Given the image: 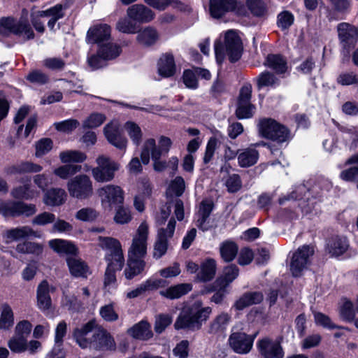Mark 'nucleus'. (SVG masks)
<instances>
[{"label":"nucleus","instance_id":"nucleus-55","mask_svg":"<svg viewBox=\"0 0 358 358\" xmlns=\"http://www.w3.org/2000/svg\"><path fill=\"white\" fill-rule=\"evenodd\" d=\"M79 125V122L76 119H69L54 123V127L58 131L66 134L71 133Z\"/></svg>","mask_w":358,"mask_h":358},{"label":"nucleus","instance_id":"nucleus-39","mask_svg":"<svg viewBox=\"0 0 358 358\" xmlns=\"http://www.w3.org/2000/svg\"><path fill=\"white\" fill-rule=\"evenodd\" d=\"M356 313L357 312L356 308H354L352 302L348 299H344L339 308V314L342 320L349 322H353L355 323V320H357L355 319Z\"/></svg>","mask_w":358,"mask_h":358},{"label":"nucleus","instance_id":"nucleus-23","mask_svg":"<svg viewBox=\"0 0 358 358\" xmlns=\"http://www.w3.org/2000/svg\"><path fill=\"white\" fill-rule=\"evenodd\" d=\"M349 248V243L345 237L334 236L327 243L326 250L333 257H338L344 254Z\"/></svg>","mask_w":358,"mask_h":358},{"label":"nucleus","instance_id":"nucleus-2","mask_svg":"<svg viewBox=\"0 0 358 358\" xmlns=\"http://www.w3.org/2000/svg\"><path fill=\"white\" fill-rule=\"evenodd\" d=\"M211 313L210 307L203 306L201 301L196 300L182 308L175 322L174 327L176 329L199 330L208 320Z\"/></svg>","mask_w":358,"mask_h":358},{"label":"nucleus","instance_id":"nucleus-37","mask_svg":"<svg viewBox=\"0 0 358 358\" xmlns=\"http://www.w3.org/2000/svg\"><path fill=\"white\" fill-rule=\"evenodd\" d=\"M259 158V152L255 149L248 148L242 150L238 156V162L241 167H249L255 164Z\"/></svg>","mask_w":358,"mask_h":358},{"label":"nucleus","instance_id":"nucleus-51","mask_svg":"<svg viewBox=\"0 0 358 358\" xmlns=\"http://www.w3.org/2000/svg\"><path fill=\"white\" fill-rule=\"evenodd\" d=\"M257 85L259 89L264 87H273L279 83L278 79L268 71H264L259 74L256 79Z\"/></svg>","mask_w":358,"mask_h":358},{"label":"nucleus","instance_id":"nucleus-47","mask_svg":"<svg viewBox=\"0 0 358 358\" xmlns=\"http://www.w3.org/2000/svg\"><path fill=\"white\" fill-rule=\"evenodd\" d=\"M121 48L115 43H108L102 45L99 48V54L101 55L106 60L113 59L118 57L121 53Z\"/></svg>","mask_w":358,"mask_h":358},{"label":"nucleus","instance_id":"nucleus-14","mask_svg":"<svg viewBox=\"0 0 358 358\" xmlns=\"http://www.w3.org/2000/svg\"><path fill=\"white\" fill-rule=\"evenodd\" d=\"M127 15L135 23H148L152 21L155 17L154 12L141 3L129 6L127 9Z\"/></svg>","mask_w":358,"mask_h":358},{"label":"nucleus","instance_id":"nucleus-32","mask_svg":"<svg viewBox=\"0 0 358 358\" xmlns=\"http://www.w3.org/2000/svg\"><path fill=\"white\" fill-rule=\"evenodd\" d=\"M15 324V315L12 307L8 303L0 305V327L3 330H10Z\"/></svg>","mask_w":358,"mask_h":358},{"label":"nucleus","instance_id":"nucleus-10","mask_svg":"<svg viewBox=\"0 0 358 358\" xmlns=\"http://www.w3.org/2000/svg\"><path fill=\"white\" fill-rule=\"evenodd\" d=\"M255 338L244 332H234L229 338V344L238 354H248L252 349Z\"/></svg>","mask_w":358,"mask_h":358},{"label":"nucleus","instance_id":"nucleus-46","mask_svg":"<svg viewBox=\"0 0 358 358\" xmlns=\"http://www.w3.org/2000/svg\"><path fill=\"white\" fill-rule=\"evenodd\" d=\"M107 268H122L124 264L122 249L115 252H110L106 256Z\"/></svg>","mask_w":358,"mask_h":358},{"label":"nucleus","instance_id":"nucleus-41","mask_svg":"<svg viewBox=\"0 0 358 358\" xmlns=\"http://www.w3.org/2000/svg\"><path fill=\"white\" fill-rule=\"evenodd\" d=\"M98 245L103 250H109L110 252H115L122 250L120 242L110 236H99L97 238Z\"/></svg>","mask_w":358,"mask_h":358},{"label":"nucleus","instance_id":"nucleus-11","mask_svg":"<svg viewBox=\"0 0 358 358\" xmlns=\"http://www.w3.org/2000/svg\"><path fill=\"white\" fill-rule=\"evenodd\" d=\"M314 253V248L311 245H304L299 247L291 257V268H305L310 266L311 257Z\"/></svg>","mask_w":358,"mask_h":358},{"label":"nucleus","instance_id":"nucleus-34","mask_svg":"<svg viewBox=\"0 0 358 358\" xmlns=\"http://www.w3.org/2000/svg\"><path fill=\"white\" fill-rule=\"evenodd\" d=\"M38 15L41 17H50L48 22V26L51 30H52L56 22L64 16V8L62 5L57 4L48 10L38 11Z\"/></svg>","mask_w":358,"mask_h":358},{"label":"nucleus","instance_id":"nucleus-13","mask_svg":"<svg viewBox=\"0 0 358 358\" xmlns=\"http://www.w3.org/2000/svg\"><path fill=\"white\" fill-rule=\"evenodd\" d=\"M98 194L103 202H106L110 206L121 204L124 201V192L117 185H106L98 189Z\"/></svg>","mask_w":358,"mask_h":358},{"label":"nucleus","instance_id":"nucleus-24","mask_svg":"<svg viewBox=\"0 0 358 358\" xmlns=\"http://www.w3.org/2000/svg\"><path fill=\"white\" fill-rule=\"evenodd\" d=\"M263 298V295L261 292H247L235 301L232 308H235L236 310H242L252 305L261 303Z\"/></svg>","mask_w":358,"mask_h":358},{"label":"nucleus","instance_id":"nucleus-12","mask_svg":"<svg viewBox=\"0 0 358 358\" xmlns=\"http://www.w3.org/2000/svg\"><path fill=\"white\" fill-rule=\"evenodd\" d=\"M148 236V225L145 222L138 227L136 234L133 237L128 252L146 253L147 240Z\"/></svg>","mask_w":358,"mask_h":358},{"label":"nucleus","instance_id":"nucleus-20","mask_svg":"<svg viewBox=\"0 0 358 358\" xmlns=\"http://www.w3.org/2000/svg\"><path fill=\"white\" fill-rule=\"evenodd\" d=\"M30 236L40 237L41 235L28 226L10 229L5 232L6 242L7 243L17 241Z\"/></svg>","mask_w":358,"mask_h":358},{"label":"nucleus","instance_id":"nucleus-19","mask_svg":"<svg viewBox=\"0 0 358 358\" xmlns=\"http://www.w3.org/2000/svg\"><path fill=\"white\" fill-rule=\"evenodd\" d=\"M236 0H210V12L214 18H220L235 9Z\"/></svg>","mask_w":358,"mask_h":358},{"label":"nucleus","instance_id":"nucleus-1","mask_svg":"<svg viewBox=\"0 0 358 358\" xmlns=\"http://www.w3.org/2000/svg\"><path fill=\"white\" fill-rule=\"evenodd\" d=\"M94 321H90L73 331V338L82 348H90L96 350H115L116 343L111 334L103 329H99L88 339L87 336L95 327Z\"/></svg>","mask_w":358,"mask_h":358},{"label":"nucleus","instance_id":"nucleus-25","mask_svg":"<svg viewBox=\"0 0 358 358\" xmlns=\"http://www.w3.org/2000/svg\"><path fill=\"white\" fill-rule=\"evenodd\" d=\"M231 314L227 312H221L209 323L208 332L210 334H220L224 332L231 322Z\"/></svg>","mask_w":358,"mask_h":358},{"label":"nucleus","instance_id":"nucleus-17","mask_svg":"<svg viewBox=\"0 0 358 358\" xmlns=\"http://www.w3.org/2000/svg\"><path fill=\"white\" fill-rule=\"evenodd\" d=\"M111 28L106 24L95 25L88 30L87 33V42L88 43H101L110 38Z\"/></svg>","mask_w":358,"mask_h":358},{"label":"nucleus","instance_id":"nucleus-31","mask_svg":"<svg viewBox=\"0 0 358 358\" xmlns=\"http://www.w3.org/2000/svg\"><path fill=\"white\" fill-rule=\"evenodd\" d=\"M345 164H355V166L342 171L340 178L345 181L355 182L358 188V153L350 157L345 162Z\"/></svg>","mask_w":358,"mask_h":358},{"label":"nucleus","instance_id":"nucleus-38","mask_svg":"<svg viewBox=\"0 0 358 358\" xmlns=\"http://www.w3.org/2000/svg\"><path fill=\"white\" fill-rule=\"evenodd\" d=\"M213 208V203L210 201H203L199 207L198 212L197 226L202 230H207L206 222L209 217Z\"/></svg>","mask_w":358,"mask_h":358},{"label":"nucleus","instance_id":"nucleus-9","mask_svg":"<svg viewBox=\"0 0 358 358\" xmlns=\"http://www.w3.org/2000/svg\"><path fill=\"white\" fill-rule=\"evenodd\" d=\"M252 90L250 85L241 87L236 111L238 119L250 118L254 114L255 106L250 103Z\"/></svg>","mask_w":358,"mask_h":358},{"label":"nucleus","instance_id":"nucleus-36","mask_svg":"<svg viewBox=\"0 0 358 358\" xmlns=\"http://www.w3.org/2000/svg\"><path fill=\"white\" fill-rule=\"evenodd\" d=\"M264 64L277 73H284L287 69L286 61L278 55H268Z\"/></svg>","mask_w":358,"mask_h":358},{"label":"nucleus","instance_id":"nucleus-26","mask_svg":"<svg viewBox=\"0 0 358 358\" xmlns=\"http://www.w3.org/2000/svg\"><path fill=\"white\" fill-rule=\"evenodd\" d=\"M42 170L43 167L39 164H34L31 162H23L8 166L6 169V173L8 175H16L30 173H39Z\"/></svg>","mask_w":358,"mask_h":358},{"label":"nucleus","instance_id":"nucleus-15","mask_svg":"<svg viewBox=\"0 0 358 358\" xmlns=\"http://www.w3.org/2000/svg\"><path fill=\"white\" fill-rule=\"evenodd\" d=\"M257 346L261 355L264 358H282L283 352L280 344L268 338L259 340Z\"/></svg>","mask_w":358,"mask_h":358},{"label":"nucleus","instance_id":"nucleus-52","mask_svg":"<svg viewBox=\"0 0 358 358\" xmlns=\"http://www.w3.org/2000/svg\"><path fill=\"white\" fill-rule=\"evenodd\" d=\"M124 129L133 143L139 145L142 139V131L139 126L133 122H127L124 124Z\"/></svg>","mask_w":358,"mask_h":358},{"label":"nucleus","instance_id":"nucleus-7","mask_svg":"<svg viewBox=\"0 0 358 358\" xmlns=\"http://www.w3.org/2000/svg\"><path fill=\"white\" fill-rule=\"evenodd\" d=\"M66 187L69 195L77 199H87L93 194L92 181L86 174H79L70 179Z\"/></svg>","mask_w":358,"mask_h":358},{"label":"nucleus","instance_id":"nucleus-44","mask_svg":"<svg viewBox=\"0 0 358 358\" xmlns=\"http://www.w3.org/2000/svg\"><path fill=\"white\" fill-rule=\"evenodd\" d=\"M43 245L31 241L20 243L16 246V251L23 254H34L38 255L43 252Z\"/></svg>","mask_w":358,"mask_h":358},{"label":"nucleus","instance_id":"nucleus-33","mask_svg":"<svg viewBox=\"0 0 358 358\" xmlns=\"http://www.w3.org/2000/svg\"><path fill=\"white\" fill-rule=\"evenodd\" d=\"M192 289L189 283H182L171 286L166 289L159 292L160 295L169 299H176L185 295Z\"/></svg>","mask_w":358,"mask_h":358},{"label":"nucleus","instance_id":"nucleus-5","mask_svg":"<svg viewBox=\"0 0 358 358\" xmlns=\"http://www.w3.org/2000/svg\"><path fill=\"white\" fill-rule=\"evenodd\" d=\"M10 34L15 35L24 34L26 39L34 38V33L28 21L22 17L17 20L11 17H1L0 19V34L8 36Z\"/></svg>","mask_w":358,"mask_h":358},{"label":"nucleus","instance_id":"nucleus-53","mask_svg":"<svg viewBox=\"0 0 358 358\" xmlns=\"http://www.w3.org/2000/svg\"><path fill=\"white\" fill-rule=\"evenodd\" d=\"M146 253L128 252L127 265L129 268H143L146 266Z\"/></svg>","mask_w":358,"mask_h":358},{"label":"nucleus","instance_id":"nucleus-64","mask_svg":"<svg viewBox=\"0 0 358 358\" xmlns=\"http://www.w3.org/2000/svg\"><path fill=\"white\" fill-rule=\"evenodd\" d=\"M226 187L231 193L239 191L242 187L241 177L238 174H233L229 176L226 180Z\"/></svg>","mask_w":358,"mask_h":358},{"label":"nucleus","instance_id":"nucleus-35","mask_svg":"<svg viewBox=\"0 0 358 358\" xmlns=\"http://www.w3.org/2000/svg\"><path fill=\"white\" fill-rule=\"evenodd\" d=\"M37 301L41 310H47L50 307L51 299L49 296L48 285L45 280L42 281L38 287Z\"/></svg>","mask_w":358,"mask_h":358},{"label":"nucleus","instance_id":"nucleus-16","mask_svg":"<svg viewBox=\"0 0 358 358\" xmlns=\"http://www.w3.org/2000/svg\"><path fill=\"white\" fill-rule=\"evenodd\" d=\"M104 134L108 142L120 150H125L127 140L121 136L119 124L117 122H110L106 124L103 129Z\"/></svg>","mask_w":358,"mask_h":358},{"label":"nucleus","instance_id":"nucleus-58","mask_svg":"<svg viewBox=\"0 0 358 358\" xmlns=\"http://www.w3.org/2000/svg\"><path fill=\"white\" fill-rule=\"evenodd\" d=\"M185 189V183L184 179L180 176H177L173 180L169 187V193L176 196H181Z\"/></svg>","mask_w":358,"mask_h":358},{"label":"nucleus","instance_id":"nucleus-29","mask_svg":"<svg viewBox=\"0 0 358 358\" xmlns=\"http://www.w3.org/2000/svg\"><path fill=\"white\" fill-rule=\"evenodd\" d=\"M10 194L17 199L31 200L38 197L40 192L33 188L28 182L13 188Z\"/></svg>","mask_w":358,"mask_h":358},{"label":"nucleus","instance_id":"nucleus-40","mask_svg":"<svg viewBox=\"0 0 358 358\" xmlns=\"http://www.w3.org/2000/svg\"><path fill=\"white\" fill-rule=\"evenodd\" d=\"M144 1L150 6L159 10L166 9L169 5H171L181 10H185L187 7L178 0H144Z\"/></svg>","mask_w":358,"mask_h":358},{"label":"nucleus","instance_id":"nucleus-4","mask_svg":"<svg viewBox=\"0 0 358 358\" xmlns=\"http://www.w3.org/2000/svg\"><path fill=\"white\" fill-rule=\"evenodd\" d=\"M96 166L92 169V176L97 182H108L115 178V173L120 169V164L110 157L100 155L96 159Z\"/></svg>","mask_w":358,"mask_h":358},{"label":"nucleus","instance_id":"nucleus-8","mask_svg":"<svg viewBox=\"0 0 358 358\" xmlns=\"http://www.w3.org/2000/svg\"><path fill=\"white\" fill-rule=\"evenodd\" d=\"M172 145L171 140L166 136H162L159 140V146L156 145L154 138L147 139L143 144L141 159L143 164H148L150 162V152H158L159 155H166Z\"/></svg>","mask_w":358,"mask_h":358},{"label":"nucleus","instance_id":"nucleus-3","mask_svg":"<svg viewBox=\"0 0 358 358\" xmlns=\"http://www.w3.org/2000/svg\"><path fill=\"white\" fill-rule=\"evenodd\" d=\"M243 43L240 36L234 30L230 29L225 32L223 44L217 41L215 43V51L217 61L221 63L227 55L231 62L238 61L243 52Z\"/></svg>","mask_w":358,"mask_h":358},{"label":"nucleus","instance_id":"nucleus-18","mask_svg":"<svg viewBox=\"0 0 358 358\" xmlns=\"http://www.w3.org/2000/svg\"><path fill=\"white\" fill-rule=\"evenodd\" d=\"M67 199L66 191L59 187H52L44 193L43 201L48 206L55 207L63 205Z\"/></svg>","mask_w":358,"mask_h":358},{"label":"nucleus","instance_id":"nucleus-54","mask_svg":"<svg viewBox=\"0 0 358 358\" xmlns=\"http://www.w3.org/2000/svg\"><path fill=\"white\" fill-rule=\"evenodd\" d=\"M176 222L174 218H171L166 227H161L157 231V238L169 241L174 234Z\"/></svg>","mask_w":358,"mask_h":358},{"label":"nucleus","instance_id":"nucleus-59","mask_svg":"<svg viewBox=\"0 0 358 358\" xmlns=\"http://www.w3.org/2000/svg\"><path fill=\"white\" fill-rule=\"evenodd\" d=\"M106 120V117L101 113H92L83 123L84 128H96L101 125Z\"/></svg>","mask_w":358,"mask_h":358},{"label":"nucleus","instance_id":"nucleus-22","mask_svg":"<svg viewBox=\"0 0 358 358\" xmlns=\"http://www.w3.org/2000/svg\"><path fill=\"white\" fill-rule=\"evenodd\" d=\"M157 68L159 75L163 77L173 76L176 71L173 55L169 52L162 55L157 63Z\"/></svg>","mask_w":358,"mask_h":358},{"label":"nucleus","instance_id":"nucleus-60","mask_svg":"<svg viewBox=\"0 0 358 358\" xmlns=\"http://www.w3.org/2000/svg\"><path fill=\"white\" fill-rule=\"evenodd\" d=\"M313 315L314 321L317 326H321L328 329L338 328V326L331 322V319L327 315L320 312H314Z\"/></svg>","mask_w":358,"mask_h":358},{"label":"nucleus","instance_id":"nucleus-21","mask_svg":"<svg viewBox=\"0 0 358 358\" xmlns=\"http://www.w3.org/2000/svg\"><path fill=\"white\" fill-rule=\"evenodd\" d=\"M36 212V208L34 204H27L18 201L7 205L5 214L14 217L19 215L30 216L35 214Z\"/></svg>","mask_w":358,"mask_h":358},{"label":"nucleus","instance_id":"nucleus-30","mask_svg":"<svg viewBox=\"0 0 358 358\" xmlns=\"http://www.w3.org/2000/svg\"><path fill=\"white\" fill-rule=\"evenodd\" d=\"M49 246L55 252L59 255H76L78 252L77 247L72 243L64 239H53L49 241Z\"/></svg>","mask_w":358,"mask_h":358},{"label":"nucleus","instance_id":"nucleus-6","mask_svg":"<svg viewBox=\"0 0 358 358\" xmlns=\"http://www.w3.org/2000/svg\"><path fill=\"white\" fill-rule=\"evenodd\" d=\"M259 127L262 136L278 143H284L291 138L289 130L273 119L260 120Z\"/></svg>","mask_w":358,"mask_h":358},{"label":"nucleus","instance_id":"nucleus-61","mask_svg":"<svg viewBox=\"0 0 358 358\" xmlns=\"http://www.w3.org/2000/svg\"><path fill=\"white\" fill-rule=\"evenodd\" d=\"M238 275V270H227L215 282L217 287H226Z\"/></svg>","mask_w":358,"mask_h":358},{"label":"nucleus","instance_id":"nucleus-45","mask_svg":"<svg viewBox=\"0 0 358 358\" xmlns=\"http://www.w3.org/2000/svg\"><path fill=\"white\" fill-rule=\"evenodd\" d=\"M27 338L15 334L8 342L10 350L15 353H22L27 351Z\"/></svg>","mask_w":358,"mask_h":358},{"label":"nucleus","instance_id":"nucleus-56","mask_svg":"<svg viewBox=\"0 0 358 358\" xmlns=\"http://www.w3.org/2000/svg\"><path fill=\"white\" fill-rule=\"evenodd\" d=\"M173 321V317L169 314H159L155 317V331L157 334L163 332Z\"/></svg>","mask_w":358,"mask_h":358},{"label":"nucleus","instance_id":"nucleus-49","mask_svg":"<svg viewBox=\"0 0 358 358\" xmlns=\"http://www.w3.org/2000/svg\"><path fill=\"white\" fill-rule=\"evenodd\" d=\"M115 29L121 33L127 34H133L137 32L136 23L129 17L119 19L115 24Z\"/></svg>","mask_w":358,"mask_h":358},{"label":"nucleus","instance_id":"nucleus-48","mask_svg":"<svg viewBox=\"0 0 358 358\" xmlns=\"http://www.w3.org/2000/svg\"><path fill=\"white\" fill-rule=\"evenodd\" d=\"M238 252V246L231 241H226L220 246V254L225 262L232 261Z\"/></svg>","mask_w":358,"mask_h":358},{"label":"nucleus","instance_id":"nucleus-63","mask_svg":"<svg viewBox=\"0 0 358 358\" xmlns=\"http://www.w3.org/2000/svg\"><path fill=\"white\" fill-rule=\"evenodd\" d=\"M67 332V324L64 321L59 322L55 329V345L60 348Z\"/></svg>","mask_w":358,"mask_h":358},{"label":"nucleus","instance_id":"nucleus-27","mask_svg":"<svg viewBox=\"0 0 358 358\" xmlns=\"http://www.w3.org/2000/svg\"><path fill=\"white\" fill-rule=\"evenodd\" d=\"M127 333L134 338L147 341L153 336L150 324L145 320H141L128 329Z\"/></svg>","mask_w":358,"mask_h":358},{"label":"nucleus","instance_id":"nucleus-50","mask_svg":"<svg viewBox=\"0 0 358 358\" xmlns=\"http://www.w3.org/2000/svg\"><path fill=\"white\" fill-rule=\"evenodd\" d=\"M99 213L94 208L86 207L76 212L75 217L82 222H92L97 220Z\"/></svg>","mask_w":358,"mask_h":358},{"label":"nucleus","instance_id":"nucleus-57","mask_svg":"<svg viewBox=\"0 0 358 358\" xmlns=\"http://www.w3.org/2000/svg\"><path fill=\"white\" fill-rule=\"evenodd\" d=\"M247 6L256 16H264L266 13V6L262 0H247Z\"/></svg>","mask_w":358,"mask_h":358},{"label":"nucleus","instance_id":"nucleus-62","mask_svg":"<svg viewBox=\"0 0 358 358\" xmlns=\"http://www.w3.org/2000/svg\"><path fill=\"white\" fill-rule=\"evenodd\" d=\"M32 329V324L31 323L27 320H22L19 321L14 329V334H17L20 336H24L25 338H27V336L30 334Z\"/></svg>","mask_w":358,"mask_h":358},{"label":"nucleus","instance_id":"nucleus-42","mask_svg":"<svg viewBox=\"0 0 358 358\" xmlns=\"http://www.w3.org/2000/svg\"><path fill=\"white\" fill-rule=\"evenodd\" d=\"M82 167L77 164H65L54 169L53 173L61 179L66 180L70 176L80 172Z\"/></svg>","mask_w":358,"mask_h":358},{"label":"nucleus","instance_id":"nucleus-28","mask_svg":"<svg viewBox=\"0 0 358 358\" xmlns=\"http://www.w3.org/2000/svg\"><path fill=\"white\" fill-rule=\"evenodd\" d=\"M137 33L136 41L145 47L153 45L159 37L157 29L150 26L141 29Z\"/></svg>","mask_w":358,"mask_h":358},{"label":"nucleus","instance_id":"nucleus-43","mask_svg":"<svg viewBox=\"0 0 358 358\" xmlns=\"http://www.w3.org/2000/svg\"><path fill=\"white\" fill-rule=\"evenodd\" d=\"M59 159L62 163H81L86 160L87 155L79 150H66L60 152Z\"/></svg>","mask_w":358,"mask_h":358}]
</instances>
